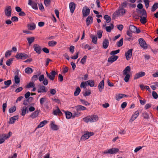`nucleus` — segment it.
I'll use <instances>...</instances> for the list:
<instances>
[{
    "label": "nucleus",
    "instance_id": "f257e3e1",
    "mask_svg": "<svg viewBox=\"0 0 158 158\" xmlns=\"http://www.w3.org/2000/svg\"><path fill=\"white\" fill-rule=\"evenodd\" d=\"M127 10L123 9V7H119L117 10L114 12L113 15L114 16H122L123 15L127 12Z\"/></svg>",
    "mask_w": 158,
    "mask_h": 158
},
{
    "label": "nucleus",
    "instance_id": "f03ea898",
    "mask_svg": "<svg viewBox=\"0 0 158 158\" xmlns=\"http://www.w3.org/2000/svg\"><path fill=\"white\" fill-rule=\"evenodd\" d=\"M94 135V134L93 132L86 131L81 137L80 139L81 140H85L88 139L90 136L93 135Z\"/></svg>",
    "mask_w": 158,
    "mask_h": 158
},
{
    "label": "nucleus",
    "instance_id": "7ed1b4c3",
    "mask_svg": "<svg viewBox=\"0 0 158 158\" xmlns=\"http://www.w3.org/2000/svg\"><path fill=\"white\" fill-rule=\"evenodd\" d=\"M119 151L118 149L116 148H113L109 149L106 150L103 152L104 154H115Z\"/></svg>",
    "mask_w": 158,
    "mask_h": 158
},
{
    "label": "nucleus",
    "instance_id": "20e7f679",
    "mask_svg": "<svg viewBox=\"0 0 158 158\" xmlns=\"http://www.w3.org/2000/svg\"><path fill=\"white\" fill-rule=\"evenodd\" d=\"M46 73L47 77L52 81L54 80L56 75L57 74V73L53 70L52 71L50 74L47 72H46Z\"/></svg>",
    "mask_w": 158,
    "mask_h": 158
},
{
    "label": "nucleus",
    "instance_id": "39448f33",
    "mask_svg": "<svg viewBox=\"0 0 158 158\" xmlns=\"http://www.w3.org/2000/svg\"><path fill=\"white\" fill-rule=\"evenodd\" d=\"M17 73L16 74L17 75H16L14 77V81H15V83L13 85V86L15 88L17 87V85L20 82V79L18 76V74L19 73V71L18 70L16 72Z\"/></svg>",
    "mask_w": 158,
    "mask_h": 158
},
{
    "label": "nucleus",
    "instance_id": "423d86ee",
    "mask_svg": "<svg viewBox=\"0 0 158 158\" xmlns=\"http://www.w3.org/2000/svg\"><path fill=\"white\" fill-rule=\"evenodd\" d=\"M139 42L140 46L144 49L147 48V44L144 40L142 38H140L139 39Z\"/></svg>",
    "mask_w": 158,
    "mask_h": 158
},
{
    "label": "nucleus",
    "instance_id": "0eeeda50",
    "mask_svg": "<svg viewBox=\"0 0 158 158\" xmlns=\"http://www.w3.org/2000/svg\"><path fill=\"white\" fill-rule=\"evenodd\" d=\"M12 11L11 6H8L6 7L5 10V15L8 17L11 16V12Z\"/></svg>",
    "mask_w": 158,
    "mask_h": 158
},
{
    "label": "nucleus",
    "instance_id": "6e6552de",
    "mask_svg": "<svg viewBox=\"0 0 158 158\" xmlns=\"http://www.w3.org/2000/svg\"><path fill=\"white\" fill-rule=\"evenodd\" d=\"M129 29L131 32L139 33L140 32L139 29H137L136 27L133 25L130 26H129Z\"/></svg>",
    "mask_w": 158,
    "mask_h": 158
},
{
    "label": "nucleus",
    "instance_id": "1a4fd4ad",
    "mask_svg": "<svg viewBox=\"0 0 158 158\" xmlns=\"http://www.w3.org/2000/svg\"><path fill=\"white\" fill-rule=\"evenodd\" d=\"M137 13L139 17L143 16H146L147 13L146 10L143 9L142 10H139L137 11Z\"/></svg>",
    "mask_w": 158,
    "mask_h": 158
},
{
    "label": "nucleus",
    "instance_id": "9d476101",
    "mask_svg": "<svg viewBox=\"0 0 158 158\" xmlns=\"http://www.w3.org/2000/svg\"><path fill=\"white\" fill-rule=\"evenodd\" d=\"M33 48L35 51L37 53L40 54L41 52V47L37 44H34L33 46Z\"/></svg>",
    "mask_w": 158,
    "mask_h": 158
},
{
    "label": "nucleus",
    "instance_id": "9b49d317",
    "mask_svg": "<svg viewBox=\"0 0 158 158\" xmlns=\"http://www.w3.org/2000/svg\"><path fill=\"white\" fill-rule=\"evenodd\" d=\"M132 49H130L125 53V56L127 60H128L131 59L132 56Z\"/></svg>",
    "mask_w": 158,
    "mask_h": 158
},
{
    "label": "nucleus",
    "instance_id": "f8f14e48",
    "mask_svg": "<svg viewBox=\"0 0 158 158\" xmlns=\"http://www.w3.org/2000/svg\"><path fill=\"white\" fill-rule=\"evenodd\" d=\"M28 4L31 6L33 9L35 10L38 9L37 4L36 2H32L31 0H29Z\"/></svg>",
    "mask_w": 158,
    "mask_h": 158
},
{
    "label": "nucleus",
    "instance_id": "ddd939ff",
    "mask_svg": "<svg viewBox=\"0 0 158 158\" xmlns=\"http://www.w3.org/2000/svg\"><path fill=\"white\" fill-rule=\"evenodd\" d=\"M145 73L144 72H140L136 73L134 76V79H138L140 77H143L145 76Z\"/></svg>",
    "mask_w": 158,
    "mask_h": 158
},
{
    "label": "nucleus",
    "instance_id": "4468645a",
    "mask_svg": "<svg viewBox=\"0 0 158 158\" xmlns=\"http://www.w3.org/2000/svg\"><path fill=\"white\" fill-rule=\"evenodd\" d=\"M44 85H42L39 86L37 89V92L40 93H46L47 91V89H46Z\"/></svg>",
    "mask_w": 158,
    "mask_h": 158
},
{
    "label": "nucleus",
    "instance_id": "2eb2a0df",
    "mask_svg": "<svg viewBox=\"0 0 158 158\" xmlns=\"http://www.w3.org/2000/svg\"><path fill=\"white\" fill-rule=\"evenodd\" d=\"M76 7V4L73 2H71L69 4V8L70 10V12L72 14L73 13Z\"/></svg>",
    "mask_w": 158,
    "mask_h": 158
},
{
    "label": "nucleus",
    "instance_id": "dca6fc26",
    "mask_svg": "<svg viewBox=\"0 0 158 158\" xmlns=\"http://www.w3.org/2000/svg\"><path fill=\"white\" fill-rule=\"evenodd\" d=\"M74 108L76 110L78 111L79 112L86 109V107L81 105H77L74 107Z\"/></svg>",
    "mask_w": 158,
    "mask_h": 158
},
{
    "label": "nucleus",
    "instance_id": "f3484780",
    "mask_svg": "<svg viewBox=\"0 0 158 158\" xmlns=\"http://www.w3.org/2000/svg\"><path fill=\"white\" fill-rule=\"evenodd\" d=\"M139 114V111L138 110L136 111L135 112L134 114L132 115L131 117V119H130L131 122H133L134 120L135 119L138 117Z\"/></svg>",
    "mask_w": 158,
    "mask_h": 158
},
{
    "label": "nucleus",
    "instance_id": "a211bd4d",
    "mask_svg": "<svg viewBox=\"0 0 158 158\" xmlns=\"http://www.w3.org/2000/svg\"><path fill=\"white\" fill-rule=\"evenodd\" d=\"M50 127L52 130L54 131L57 130L59 128V127L57 125H56L53 121L51 122Z\"/></svg>",
    "mask_w": 158,
    "mask_h": 158
},
{
    "label": "nucleus",
    "instance_id": "6ab92c4d",
    "mask_svg": "<svg viewBox=\"0 0 158 158\" xmlns=\"http://www.w3.org/2000/svg\"><path fill=\"white\" fill-rule=\"evenodd\" d=\"M118 58V56H112L108 58V62L112 63L116 61Z\"/></svg>",
    "mask_w": 158,
    "mask_h": 158
},
{
    "label": "nucleus",
    "instance_id": "aec40b11",
    "mask_svg": "<svg viewBox=\"0 0 158 158\" xmlns=\"http://www.w3.org/2000/svg\"><path fill=\"white\" fill-rule=\"evenodd\" d=\"M53 114L54 115H61L62 113L60 110L58 106L56 107V109L55 110H53Z\"/></svg>",
    "mask_w": 158,
    "mask_h": 158
},
{
    "label": "nucleus",
    "instance_id": "412c9836",
    "mask_svg": "<svg viewBox=\"0 0 158 158\" xmlns=\"http://www.w3.org/2000/svg\"><path fill=\"white\" fill-rule=\"evenodd\" d=\"M104 84L103 80L98 85V89L100 92H101L104 88Z\"/></svg>",
    "mask_w": 158,
    "mask_h": 158
},
{
    "label": "nucleus",
    "instance_id": "4be33fe9",
    "mask_svg": "<svg viewBox=\"0 0 158 158\" xmlns=\"http://www.w3.org/2000/svg\"><path fill=\"white\" fill-rule=\"evenodd\" d=\"M93 18L91 16H89L87 18L86 20V25L88 26L90 24L92 23Z\"/></svg>",
    "mask_w": 158,
    "mask_h": 158
},
{
    "label": "nucleus",
    "instance_id": "5701e85b",
    "mask_svg": "<svg viewBox=\"0 0 158 158\" xmlns=\"http://www.w3.org/2000/svg\"><path fill=\"white\" fill-rule=\"evenodd\" d=\"M109 44V42L107 39H105L102 43V47L103 48L105 49H106L108 46Z\"/></svg>",
    "mask_w": 158,
    "mask_h": 158
},
{
    "label": "nucleus",
    "instance_id": "b1692460",
    "mask_svg": "<svg viewBox=\"0 0 158 158\" xmlns=\"http://www.w3.org/2000/svg\"><path fill=\"white\" fill-rule=\"evenodd\" d=\"M39 112L40 110H36L31 114L30 117L32 119L35 118L38 116Z\"/></svg>",
    "mask_w": 158,
    "mask_h": 158
},
{
    "label": "nucleus",
    "instance_id": "393cba45",
    "mask_svg": "<svg viewBox=\"0 0 158 158\" xmlns=\"http://www.w3.org/2000/svg\"><path fill=\"white\" fill-rule=\"evenodd\" d=\"M90 13V9L89 8H86L85 10L84 8L82 10L83 15L84 17L87 16Z\"/></svg>",
    "mask_w": 158,
    "mask_h": 158
},
{
    "label": "nucleus",
    "instance_id": "a878e982",
    "mask_svg": "<svg viewBox=\"0 0 158 158\" xmlns=\"http://www.w3.org/2000/svg\"><path fill=\"white\" fill-rule=\"evenodd\" d=\"M19 118V116H16L11 118L10 119L9 123L13 124L15 123L16 120H18Z\"/></svg>",
    "mask_w": 158,
    "mask_h": 158
},
{
    "label": "nucleus",
    "instance_id": "bb28decb",
    "mask_svg": "<svg viewBox=\"0 0 158 158\" xmlns=\"http://www.w3.org/2000/svg\"><path fill=\"white\" fill-rule=\"evenodd\" d=\"M4 84L6 85L4 87H2V89L6 88L8 87L11 83V81L10 80H8L5 81L4 82Z\"/></svg>",
    "mask_w": 158,
    "mask_h": 158
},
{
    "label": "nucleus",
    "instance_id": "cd10ccee",
    "mask_svg": "<svg viewBox=\"0 0 158 158\" xmlns=\"http://www.w3.org/2000/svg\"><path fill=\"white\" fill-rule=\"evenodd\" d=\"M91 122H94L98 120V118L97 115H93L90 116Z\"/></svg>",
    "mask_w": 158,
    "mask_h": 158
},
{
    "label": "nucleus",
    "instance_id": "c85d7f7f",
    "mask_svg": "<svg viewBox=\"0 0 158 158\" xmlns=\"http://www.w3.org/2000/svg\"><path fill=\"white\" fill-rule=\"evenodd\" d=\"M57 44V42L54 40L50 41L48 42V45L51 47H54Z\"/></svg>",
    "mask_w": 158,
    "mask_h": 158
},
{
    "label": "nucleus",
    "instance_id": "c756f323",
    "mask_svg": "<svg viewBox=\"0 0 158 158\" xmlns=\"http://www.w3.org/2000/svg\"><path fill=\"white\" fill-rule=\"evenodd\" d=\"M33 71V69L30 67H27L25 70V73L28 74H31Z\"/></svg>",
    "mask_w": 158,
    "mask_h": 158
},
{
    "label": "nucleus",
    "instance_id": "7c9ffc66",
    "mask_svg": "<svg viewBox=\"0 0 158 158\" xmlns=\"http://www.w3.org/2000/svg\"><path fill=\"white\" fill-rule=\"evenodd\" d=\"M28 28L29 30H33L35 28V25L34 23H31L28 24Z\"/></svg>",
    "mask_w": 158,
    "mask_h": 158
},
{
    "label": "nucleus",
    "instance_id": "2f4dec72",
    "mask_svg": "<svg viewBox=\"0 0 158 158\" xmlns=\"http://www.w3.org/2000/svg\"><path fill=\"white\" fill-rule=\"evenodd\" d=\"M12 132H9L8 134H4L1 135L3 138L5 140L8 138H9L10 136L12 135Z\"/></svg>",
    "mask_w": 158,
    "mask_h": 158
},
{
    "label": "nucleus",
    "instance_id": "473e14b6",
    "mask_svg": "<svg viewBox=\"0 0 158 158\" xmlns=\"http://www.w3.org/2000/svg\"><path fill=\"white\" fill-rule=\"evenodd\" d=\"M27 40L28 41L29 45L31 44L35 41V38L34 37H31L27 38Z\"/></svg>",
    "mask_w": 158,
    "mask_h": 158
},
{
    "label": "nucleus",
    "instance_id": "72a5a7b5",
    "mask_svg": "<svg viewBox=\"0 0 158 158\" xmlns=\"http://www.w3.org/2000/svg\"><path fill=\"white\" fill-rule=\"evenodd\" d=\"M130 70L131 69L129 66H127L126 67L123 71V74L124 75L128 74V73L130 72Z\"/></svg>",
    "mask_w": 158,
    "mask_h": 158
},
{
    "label": "nucleus",
    "instance_id": "f704fd0d",
    "mask_svg": "<svg viewBox=\"0 0 158 158\" xmlns=\"http://www.w3.org/2000/svg\"><path fill=\"white\" fill-rule=\"evenodd\" d=\"M158 8V3L156 2L155 3L151 8V11L154 12Z\"/></svg>",
    "mask_w": 158,
    "mask_h": 158
},
{
    "label": "nucleus",
    "instance_id": "c9c22d12",
    "mask_svg": "<svg viewBox=\"0 0 158 158\" xmlns=\"http://www.w3.org/2000/svg\"><path fill=\"white\" fill-rule=\"evenodd\" d=\"M47 121L46 120H44L40 122L37 128H41L44 127L45 124L47 123Z\"/></svg>",
    "mask_w": 158,
    "mask_h": 158
},
{
    "label": "nucleus",
    "instance_id": "e433bc0d",
    "mask_svg": "<svg viewBox=\"0 0 158 158\" xmlns=\"http://www.w3.org/2000/svg\"><path fill=\"white\" fill-rule=\"evenodd\" d=\"M73 117H78L80 116V113L79 111L76 110H75L73 112Z\"/></svg>",
    "mask_w": 158,
    "mask_h": 158
},
{
    "label": "nucleus",
    "instance_id": "4c0bfd02",
    "mask_svg": "<svg viewBox=\"0 0 158 158\" xmlns=\"http://www.w3.org/2000/svg\"><path fill=\"white\" fill-rule=\"evenodd\" d=\"M114 28V25L113 24L110 25V26H107L106 27V31L108 32H110L111 31V30L112 29Z\"/></svg>",
    "mask_w": 158,
    "mask_h": 158
},
{
    "label": "nucleus",
    "instance_id": "58836bf2",
    "mask_svg": "<svg viewBox=\"0 0 158 158\" xmlns=\"http://www.w3.org/2000/svg\"><path fill=\"white\" fill-rule=\"evenodd\" d=\"M86 83H87L88 85L91 87L94 86V81L92 80H89L86 81Z\"/></svg>",
    "mask_w": 158,
    "mask_h": 158
},
{
    "label": "nucleus",
    "instance_id": "ea45409f",
    "mask_svg": "<svg viewBox=\"0 0 158 158\" xmlns=\"http://www.w3.org/2000/svg\"><path fill=\"white\" fill-rule=\"evenodd\" d=\"M21 114L23 116L25 115L26 112H28V111L27 110V107L26 106H24L23 108Z\"/></svg>",
    "mask_w": 158,
    "mask_h": 158
},
{
    "label": "nucleus",
    "instance_id": "a19ab883",
    "mask_svg": "<svg viewBox=\"0 0 158 158\" xmlns=\"http://www.w3.org/2000/svg\"><path fill=\"white\" fill-rule=\"evenodd\" d=\"M66 117L67 118L69 119L72 116H73V113L70 112H65Z\"/></svg>",
    "mask_w": 158,
    "mask_h": 158
},
{
    "label": "nucleus",
    "instance_id": "79ce46f5",
    "mask_svg": "<svg viewBox=\"0 0 158 158\" xmlns=\"http://www.w3.org/2000/svg\"><path fill=\"white\" fill-rule=\"evenodd\" d=\"M27 55L24 53H20V59L24 60L28 57Z\"/></svg>",
    "mask_w": 158,
    "mask_h": 158
},
{
    "label": "nucleus",
    "instance_id": "37998d69",
    "mask_svg": "<svg viewBox=\"0 0 158 158\" xmlns=\"http://www.w3.org/2000/svg\"><path fill=\"white\" fill-rule=\"evenodd\" d=\"M83 121L85 123H88V122H91L90 116H87L83 118Z\"/></svg>",
    "mask_w": 158,
    "mask_h": 158
},
{
    "label": "nucleus",
    "instance_id": "c03bdc74",
    "mask_svg": "<svg viewBox=\"0 0 158 158\" xmlns=\"http://www.w3.org/2000/svg\"><path fill=\"white\" fill-rule=\"evenodd\" d=\"M124 94H118V95H117L115 99L117 101H118L124 97Z\"/></svg>",
    "mask_w": 158,
    "mask_h": 158
},
{
    "label": "nucleus",
    "instance_id": "a18cd8bd",
    "mask_svg": "<svg viewBox=\"0 0 158 158\" xmlns=\"http://www.w3.org/2000/svg\"><path fill=\"white\" fill-rule=\"evenodd\" d=\"M146 17H147V16H143V17H140V22L142 23H143V24H144V23H145L146 22H147V21H146Z\"/></svg>",
    "mask_w": 158,
    "mask_h": 158
},
{
    "label": "nucleus",
    "instance_id": "49530a36",
    "mask_svg": "<svg viewBox=\"0 0 158 158\" xmlns=\"http://www.w3.org/2000/svg\"><path fill=\"white\" fill-rule=\"evenodd\" d=\"M104 18L106 20V22L107 23H109L111 21V19L108 15H105L104 16Z\"/></svg>",
    "mask_w": 158,
    "mask_h": 158
},
{
    "label": "nucleus",
    "instance_id": "de8ad7c7",
    "mask_svg": "<svg viewBox=\"0 0 158 158\" xmlns=\"http://www.w3.org/2000/svg\"><path fill=\"white\" fill-rule=\"evenodd\" d=\"M80 91H81V89H80V88L79 87H77L76 88L75 91L74 92V95L75 96H77L79 94Z\"/></svg>",
    "mask_w": 158,
    "mask_h": 158
},
{
    "label": "nucleus",
    "instance_id": "09e8293b",
    "mask_svg": "<svg viewBox=\"0 0 158 158\" xmlns=\"http://www.w3.org/2000/svg\"><path fill=\"white\" fill-rule=\"evenodd\" d=\"M123 44V39L122 38L117 43V45L118 47H120L122 46Z\"/></svg>",
    "mask_w": 158,
    "mask_h": 158
},
{
    "label": "nucleus",
    "instance_id": "8fccbe9b",
    "mask_svg": "<svg viewBox=\"0 0 158 158\" xmlns=\"http://www.w3.org/2000/svg\"><path fill=\"white\" fill-rule=\"evenodd\" d=\"M35 85L34 82L32 81V82H30L26 86V87L27 88H29L31 87H34Z\"/></svg>",
    "mask_w": 158,
    "mask_h": 158
},
{
    "label": "nucleus",
    "instance_id": "3c124183",
    "mask_svg": "<svg viewBox=\"0 0 158 158\" xmlns=\"http://www.w3.org/2000/svg\"><path fill=\"white\" fill-rule=\"evenodd\" d=\"M142 116L146 119H148L149 118L148 114L147 112H145L142 113Z\"/></svg>",
    "mask_w": 158,
    "mask_h": 158
},
{
    "label": "nucleus",
    "instance_id": "603ef678",
    "mask_svg": "<svg viewBox=\"0 0 158 158\" xmlns=\"http://www.w3.org/2000/svg\"><path fill=\"white\" fill-rule=\"evenodd\" d=\"M12 52L11 50H8L5 53V56L6 57H8L11 55V53Z\"/></svg>",
    "mask_w": 158,
    "mask_h": 158
},
{
    "label": "nucleus",
    "instance_id": "864d4df0",
    "mask_svg": "<svg viewBox=\"0 0 158 158\" xmlns=\"http://www.w3.org/2000/svg\"><path fill=\"white\" fill-rule=\"evenodd\" d=\"M80 102H81V103L85 106H88L89 105H90L89 103L87 101H85L83 99H80Z\"/></svg>",
    "mask_w": 158,
    "mask_h": 158
},
{
    "label": "nucleus",
    "instance_id": "5fc2aeb1",
    "mask_svg": "<svg viewBox=\"0 0 158 158\" xmlns=\"http://www.w3.org/2000/svg\"><path fill=\"white\" fill-rule=\"evenodd\" d=\"M120 52V50L118 49L115 51H113L111 52L110 53V54L111 55H113L117 54L119 53Z\"/></svg>",
    "mask_w": 158,
    "mask_h": 158
},
{
    "label": "nucleus",
    "instance_id": "6e6d98bb",
    "mask_svg": "<svg viewBox=\"0 0 158 158\" xmlns=\"http://www.w3.org/2000/svg\"><path fill=\"white\" fill-rule=\"evenodd\" d=\"M103 31L101 30H99L97 31V36L98 38H100L102 35Z\"/></svg>",
    "mask_w": 158,
    "mask_h": 158
},
{
    "label": "nucleus",
    "instance_id": "4d7b16f0",
    "mask_svg": "<svg viewBox=\"0 0 158 158\" xmlns=\"http://www.w3.org/2000/svg\"><path fill=\"white\" fill-rule=\"evenodd\" d=\"M16 110V107L15 106L10 108L9 110V112L10 113H12L15 112Z\"/></svg>",
    "mask_w": 158,
    "mask_h": 158
},
{
    "label": "nucleus",
    "instance_id": "13d9d810",
    "mask_svg": "<svg viewBox=\"0 0 158 158\" xmlns=\"http://www.w3.org/2000/svg\"><path fill=\"white\" fill-rule=\"evenodd\" d=\"M44 2L45 5L46 6H49L51 2L50 0H44Z\"/></svg>",
    "mask_w": 158,
    "mask_h": 158
},
{
    "label": "nucleus",
    "instance_id": "bf43d9fd",
    "mask_svg": "<svg viewBox=\"0 0 158 158\" xmlns=\"http://www.w3.org/2000/svg\"><path fill=\"white\" fill-rule=\"evenodd\" d=\"M87 58V56H85L81 59L80 62L82 64H84L86 62V60Z\"/></svg>",
    "mask_w": 158,
    "mask_h": 158
},
{
    "label": "nucleus",
    "instance_id": "052dcab7",
    "mask_svg": "<svg viewBox=\"0 0 158 158\" xmlns=\"http://www.w3.org/2000/svg\"><path fill=\"white\" fill-rule=\"evenodd\" d=\"M92 42L94 44H97V37L95 36H93L92 37Z\"/></svg>",
    "mask_w": 158,
    "mask_h": 158
},
{
    "label": "nucleus",
    "instance_id": "680f3d73",
    "mask_svg": "<svg viewBox=\"0 0 158 158\" xmlns=\"http://www.w3.org/2000/svg\"><path fill=\"white\" fill-rule=\"evenodd\" d=\"M152 96L153 98L155 99H156L158 98V94L156 92L154 91H153L152 92Z\"/></svg>",
    "mask_w": 158,
    "mask_h": 158
},
{
    "label": "nucleus",
    "instance_id": "e2e57ef3",
    "mask_svg": "<svg viewBox=\"0 0 158 158\" xmlns=\"http://www.w3.org/2000/svg\"><path fill=\"white\" fill-rule=\"evenodd\" d=\"M38 76L37 75H34L31 77V81L34 82L38 79Z\"/></svg>",
    "mask_w": 158,
    "mask_h": 158
},
{
    "label": "nucleus",
    "instance_id": "0e129e2a",
    "mask_svg": "<svg viewBox=\"0 0 158 158\" xmlns=\"http://www.w3.org/2000/svg\"><path fill=\"white\" fill-rule=\"evenodd\" d=\"M126 75L124 78V81L126 82H127L129 79L130 76L129 74H127Z\"/></svg>",
    "mask_w": 158,
    "mask_h": 158
},
{
    "label": "nucleus",
    "instance_id": "69168bd1",
    "mask_svg": "<svg viewBox=\"0 0 158 158\" xmlns=\"http://www.w3.org/2000/svg\"><path fill=\"white\" fill-rule=\"evenodd\" d=\"M46 98H41L40 100V104L41 105H42L45 102V101Z\"/></svg>",
    "mask_w": 158,
    "mask_h": 158
},
{
    "label": "nucleus",
    "instance_id": "338daca9",
    "mask_svg": "<svg viewBox=\"0 0 158 158\" xmlns=\"http://www.w3.org/2000/svg\"><path fill=\"white\" fill-rule=\"evenodd\" d=\"M86 81L85 82H83L81 83L80 85V87L81 88H86Z\"/></svg>",
    "mask_w": 158,
    "mask_h": 158
},
{
    "label": "nucleus",
    "instance_id": "774afa93",
    "mask_svg": "<svg viewBox=\"0 0 158 158\" xmlns=\"http://www.w3.org/2000/svg\"><path fill=\"white\" fill-rule=\"evenodd\" d=\"M91 94V91L90 90H89L88 91H85V93L83 94L84 96H89Z\"/></svg>",
    "mask_w": 158,
    "mask_h": 158
}]
</instances>
